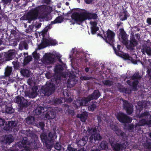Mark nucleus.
Masks as SVG:
<instances>
[{"label":"nucleus","mask_w":151,"mask_h":151,"mask_svg":"<svg viewBox=\"0 0 151 151\" xmlns=\"http://www.w3.org/2000/svg\"><path fill=\"white\" fill-rule=\"evenodd\" d=\"M72 17L78 24H80L86 19L94 20L90 22L92 33L95 34L99 29L97 25L100 21L97 14L95 13H91L86 11L75 12L73 14Z\"/></svg>","instance_id":"f257e3e1"},{"label":"nucleus","mask_w":151,"mask_h":151,"mask_svg":"<svg viewBox=\"0 0 151 151\" xmlns=\"http://www.w3.org/2000/svg\"><path fill=\"white\" fill-rule=\"evenodd\" d=\"M63 67L60 65H57L55 70V75L54 78L52 79L50 84L47 83L43 86L39 91L41 96H50L55 89V83H59L60 81L61 77L65 78L66 75L64 73H62Z\"/></svg>","instance_id":"f03ea898"},{"label":"nucleus","mask_w":151,"mask_h":151,"mask_svg":"<svg viewBox=\"0 0 151 151\" xmlns=\"http://www.w3.org/2000/svg\"><path fill=\"white\" fill-rule=\"evenodd\" d=\"M52 10L50 6H43L36 7L30 10L26 15L21 18L22 20H27L29 22L37 18H44L47 17L48 14Z\"/></svg>","instance_id":"7ed1b4c3"},{"label":"nucleus","mask_w":151,"mask_h":151,"mask_svg":"<svg viewBox=\"0 0 151 151\" xmlns=\"http://www.w3.org/2000/svg\"><path fill=\"white\" fill-rule=\"evenodd\" d=\"M101 128L99 126L92 128H89L87 131L89 134L91 135L89 138V140L91 143H94L96 140H100L101 138L100 134L98 133L100 131Z\"/></svg>","instance_id":"20e7f679"},{"label":"nucleus","mask_w":151,"mask_h":151,"mask_svg":"<svg viewBox=\"0 0 151 151\" xmlns=\"http://www.w3.org/2000/svg\"><path fill=\"white\" fill-rule=\"evenodd\" d=\"M31 144L27 141V138H24L22 141L18 142L16 145V147H18L15 150H12L10 151H30V148L29 144Z\"/></svg>","instance_id":"39448f33"},{"label":"nucleus","mask_w":151,"mask_h":151,"mask_svg":"<svg viewBox=\"0 0 151 151\" xmlns=\"http://www.w3.org/2000/svg\"><path fill=\"white\" fill-rule=\"evenodd\" d=\"M55 57L59 59L60 58V55L57 53H46L44 56L42 61L45 64H50L54 62Z\"/></svg>","instance_id":"423d86ee"},{"label":"nucleus","mask_w":151,"mask_h":151,"mask_svg":"<svg viewBox=\"0 0 151 151\" xmlns=\"http://www.w3.org/2000/svg\"><path fill=\"white\" fill-rule=\"evenodd\" d=\"M139 117H142L143 119L140 120L139 123L135 126V128L136 129H137L138 126H142L147 124L148 127H150L151 125V120L148 121L145 120L151 117L148 112H146L141 114Z\"/></svg>","instance_id":"0eeeda50"},{"label":"nucleus","mask_w":151,"mask_h":151,"mask_svg":"<svg viewBox=\"0 0 151 151\" xmlns=\"http://www.w3.org/2000/svg\"><path fill=\"white\" fill-rule=\"evenodd\" d=\"M57 42L56 41L52 40L50 37H48L47 38H44L43 41L38 46L37 49H43L48 45H55L57 44Z\"/></svg>","instance_id":"6e6552de"},{"label":"nucleus","mask_w":151,"mask_h":151,"mask_svg":"<svg viewBox=\"0 0 151 151\" xmlns=\"http://www.w3.org/2000/svg\"><path fill=\"white\" fill-rule=\"evenodd\" d=\"M90 96L87 98H83L81 100H78L73 102L75 107L78 108L80 106H88L89 105V102L91 100Z\"/></svg>","instance_id":"1a4fd4ad"},{"label":"nucleus","mask_w":151,"mask_h":151,"mask_svg":"<svg viewBox=\"0 0 151 151\" xmlns=\"http://www.w3.org/2000/svg\"><path fill=\"white\" fill-rule=\"evenodd\" d=\"M120 45H118L117 50H116L114 48L116 55L118 56L124 57L125 59L130 60L134 64H137V61L136 60L133 59L131 57L129 56L128 54L123 52L120 50Z\"/></svg>","instance_id":"9d476101"},{"label":"nucleus","mask_w":151,"mask_h":151,"mask_svg":"<svg viewBox=\"0 0 151 151\" xmlns=\"http://www.w3.org/2000/svg\"><path fill=\"white\" fill-rule=\"evenodd\" d=\"M141 78L139 73H135L132 78V81L128 80L127 83L130 86L133 87L134 91L136 90L137 85L138 84V80Z\"/></svg>","instance_id":"9b49d317"},{"label":"nucleus","mask_w":151,"mask_h":151,"mask_svg":"<svg viewBox=\"0 0 151 151\" xmlns=\"http://www.w3.org/2000/svg\"><path fill=\"white\" fill-rule=\"evenodd\" d=\"M116 116L118 120L122 123H130L131 122L132 120L131 118L122 112H120L117 114Z\"/></svg>","instance_id":"f8f14e48"},{"label":"nucleus","mask_w":151,"mask_h":151,"mask_svg":"<svg viewBox=\"0 0 151 151\" xmlns=\"http://www.w3.org/2000/svg\"><path fill=\"white\" fill-rule=\"evenodd\" d=\"M41 139L43 142H45L46 145L47 147L49 149H50L52 146L51 145L48 146L47 143L50 142L52 140V135L51 132H50L48 137H47L46 134L45 133H42L40 135Z\"/></svg>","instance_id":"ddd939ff"},{"label":"nucleus","mask_w":151,"mask_h":151,"mask_svg":"<svg viewBox=\"0 0 151 151\" xmlns=\"http://www.w3.org/2000/svg\"><path fill=\"white\" fill-rule=\"evenodd\" d=\"M104 34L106 42L111 45L112 43H113L114 41V33L111 30H108L106 32L104 33Z\"/></svg>","instance_id":"4468645a"},{"label":"nucleus","mask_w":151,"mask_h":151,"mask_svg":"<svg viewBox=\"0 0 151 151\" xmlns=\"http://www.w3.org/2000/svg\"><path fill=\"white\" fill-rule=\"evenodd\" d=\"M7 127H6V130L9 131H12V129L14 132L18 131L19 129L17 126V122L15 121H10L8 123L7 125Z\"/></svg>","instance_id":"2eb2a0df"},{"label":"nucleus","mask_w":151,"mask_h":151,"mask_svg":"<svg viewBox=\"0 0 151 151\" xmlns=\"http://www.w3.org/2000/svg\"><path fill=\"white\" fill-rule=\"evenodd\" d=\"M38 88L37 86H35L33 87L31 91L29 92H26L25 93V95L29 98H34L37 96V91Z\"/></svg>","instance_id":"dca6fc26"},{"label":"nucleus","mask_w":151,"mask_h":151,"mask_svg":"<svg viewBox=\"0 0 151 151\" xmlns=\"http://www.w3.org/2000/svg\"><path fill=\"white\" fill-rule=\"evenodd\" d=\"M122 100L123 102V105L124 109L129 114H131L133 111L132 105L126 100H123L122 99Z\"/></svg>","instance_id":"f3484780"},{"label":"nucleus","mask_w":151,"mask_h":151,"mask_svg":"<svg viewBox=\"0 0 151 151\" xmlns=\"http://www.w3.org/2000/svg\"><path fill=\"white\" fill-rule=\"evenodd\" d=\"M111 146L112 147L113 149L116 151H119L121 150L126 147V145H127V142H125L123 145L119 144H115L114 142H110Z\"/></svg>","instance_id":"a211bd4d"},{"label":"nucleus","mask_w":151,"mask_h":151,"mask_svg":"<svg viewBox=\"0 0 151 151\" xmlns=\"http://www.w3.org/2000/svg\"><path fill=\"white\" fill-rule=\"evenodd\" d=\"M16 52L14 50H9L8 52L4 55L6 60H9L12 59L15 55Z\"/></svg>","instance_id":"6ab92c4d"},{"label":"nucleus","mask_w":151,"mask_h":151,"mask_svg":"<svg viewBox=\"0 0 151 151\" xmlns=\"http://www.w3.org/2000/svg\"><path fill=\"white\" fill-rule=\"evenodd\" d=\"M77 81V78L75 76H70L68 80V87L71 88L73 86Z\"/></svg>","instance_id":"aec40b11"},{"label":"nucleus","mask_w":151,"mask_h":151,"mask_svg":"<svg viewBox=\"0 0 151 151\" xmlns=\"http://www.w3.org/2000/svg\"><path fill=\"white\" fill-rule=\"evenodd\" d=\"M120 30V34L122 39V42L123 43H126L127 42L128 35L124 32L123 29H121Z\"/></svg>","instance_id":"412c9836"},{"label":"nucleus","mask_w":151,"mask_h":151,"mask_svg":"<svg viewBox=\"0 0 151 151\" xmlns=\"http://www.w3.org/2000/svg\"><path fill=\"white\" fill-rule=\"evenodd\" d=\"M110 127L118 135L124 136V133L119 129L117 127L113 125H111Z\"/></svg>","instance_id":"4be33fe9"},{"label":"nucleus","mask_w":151,"mask_h":151,"mask_svg":"<svg viewBox=\"0 0 151 151\" xmlns=\"http://www.w3.org/2000/svg\"><path fill=\"white\" fill-rule=\"evenodd\" d=\"M14 101L18 104L25 105L27 101L22 97L18 96L15 98Z\"/></svg>","instance_id":"5701e85b"},{"label":"nucleus","mask_w":151,"mask_h":151,"mask_svg":"<svg viewBox=\"0 0 151 151\" xmlns=\"http://www.w3.org/2000/svg\"><path fill=\"white\" fill-rule=\"evenodd\" d=\"M56 116L55 113L53 111H48L45 114V116L48 119H54Z\"/></svg>","instance_id":"b1692460"},{"label":"nucleus","mask_w":151,"mask_h":151,"mask_svg":"<svg viewBox=\"0 0 151 151\" xmlns=\"http://www.w3.org/2000/svg\"><path fill=\"white\" fill-rule=\"evenodd\" d=\"M87 113L85 111L81 114H78L77 117L79 118L81 120L82 122H84L87 118Z\"/></svg>","instance_id":"393cba45"},{"label":"nucleus","mask_w":151,"mask_h":151,"mask_svg":"<svg viewBox=\"0 0 151 151\" xmlns=\"http://www.w3.org/2000/svg\"><path fill=\"white\" fill-rule=\"evenodd\" d=\"M100 96V94L99 91L96 90L94 91L93 94L89 96H90V98L91 100H93L97 99Z\"/></svg>","instance_id":"a878e982"},{"label":"nucleus","mask_w":151,"mask_h":151,"mask_svg":"<svg viewBox=\"0 0 151 151\" xmlns=\"http://www.w3.org/2000/svg\"><path fill=\"white\" fill-rule=\"evenodd\" d=\"M45 109L47 110V108H45L43 107L39 106L34 111V112L37 115H39L40 114L42 113H44L45 111Z\"/></svg>","instance_id":"bb28decb"},{"label":"nucleus","mask_w":151,"mask_h":151,"mask_svg":"<svg viewBox=\"0 0 151 151\" xmlns=\"http://www.w3.org/2000/svg\"><path fill=\"white\" fill-rule=\"evenodd\" d=\"M142 51L144 54H145V53H146L148 55L151 54V48L149 47L143 46Z\"/></svg>","instance_id":"cd10ccee"},{"label":"nucleus","mask_w":151,"mask_h":151,"mask_svg":"<svg viewBox=\"0 0 151 151\" xmlns=\"http://www.w3.org/2000/svg\"><path fill=\"white\" fill-rule=\"evenodd\" d=\"M137 44V43L135 39H132L128 45L130 49L133 50L134 49V47L136 46Z\"/></svg>","instance_id":"c85d7f7f"},{"label":"nucleus","mask_w":151,"mask_h":151,"mask_svg":"<svg viewBox=\"0 0 151 151\" xmlns=\"http://www.w3.org/2000/svg\"><path fill=\"white\" fill-rule=\"evenodd\" d=\"M87 140V137H83L77 142V144L78 146H83L86 144Z\"/></svg>","instance_id":"c756f323"},{"label":"nucleus","mask_w":151,"mask_h":151,"mask_svg":"<svg viewBox=\"0 0 151 151\" xmlns=\"http://www.w3.org/2000/svg\"><path fill=\"white\" fill-rule=\"evenodd\" d=\"M5 139L6 143L9 144L14 141V138L12 135H9L5 137Z\"/></svg>","instance_id":"7c9ffc66"},{"label":"nucleus","mask_w":151,"mask_h":151,"mask_svg":"<svg viewBox=\"0 0 151 151\" xmlns=\"http://www.w3.org/2000/svg\"><path fill=\"white\" fill-rule=\"evenodd\" d=\"M108 147L107 142L105 141H102L99 147V150H105Z\"/></svg>","instance_id":"2f4dec72"},{"label":"nucleus","mask_w":151,"mask_h":151,"mask_svg":"<svg viewBox=\"0 0 151 151\" xmlns=\"http://www.w3.org/2000/svg\"><path fill=\"white\" fill-rule=\"evenodd\" d=\"M28 46V45L26 43L24 42H22L19 45V49L21 50L23 49H27Z\"/></svg>","instance_id":"473e14b6"},{"label":"nucleus","mask_w":151,"mask_h":151,"mask_svg":"<svg viewBox=\"0 0 151 151\" xmlns=\"http://www.w3.org/2000/svg\"><path fill=\"white\" fill-rule=\"evenodd\" d=\"M147 104H147H150V103L149 101H145L144 102H142L141 101L139 102L138 103V106L139 107V110H141L142 109L143 107H145L146 106H144V105H146V104Z\"/></svg>","instance_id":"72a5a7b5"},{"label":"nucleus","mask_w":151,"mask_h":151,"mask_svg":"<svg viewBox=\"0 0 151 151\" xmlns=\"http://www.w3.org/2000/svg\"><path fill=\"white\" fill-rule=\"evenodd\" d=\"M128 16L127 12H124L122 13L120 16V18L121 20L123 21L126 20Z\"/></svg>","instance_id":"f704fd0d"},{"label":"nucleus","mask_w":151,"mask_h":151,"mask_svg":"<svg viewBox=\"0 0 151 151\" xmlns=\"http://www.w3.org/2000/svg\"><path fill=\"white\" fill-rule=\"evenodd\" d=\"M21 73L24 76L26 77H28L30 74L29 70L26 69H22Z\"/></svg>","instance_id":"c9c22d12"},{"label":"nucleus","mask_w":151,"mask_h":151,"mask_svg":"<svg viewBox=\"0 0 151 151\" xmlns=\"http://www.w3.org/2000/svg\"><path fill=\"white\" fill-rule=\"evenodd\" d=\"M27 123L29 124H33L35 121L34 118L32 116H30L28 117L26 119Z\"/></svg>","instance_id":"e433bc0d"},{"label":"nucleus","mask_w":151,"mask_h":151,"mask_svg":"<svg viewBox=\"0 0 151 151\" xmlns=\"http://www.w3.org/2000/svg\"><path fill=\"white\" fill-rule=\"evenodd\" d=\"M12 70V67H7L5 69V73L6 76H9Z\"/></svg>","instance_id":"4c0bfd02"},{"label":"nucleus","mask_w":151,"mask_h":151,"mask_svg":"<svg viewBox=\"0 0 151 151\" xmlns=\"http://www.w3.org/2000/svg\"><path fill=\"white\" fill-rule=\"evenodd\" d=\"M5 111L6 112L11 114L14 111V110L12 107L6 106L5 107Z\"/></svg>","instance_id":"58836bf2"},{"label":"nucleus","mask_w":151,"mask_h":151,"mask_svg":"<svg viewBox=\"0 0 151 151\" xmlns=\"http://www.w3.org/2000/svg\"><path fill=\"white\" fill-rule=\"evenodd\" d=\"M96 103L93 102L91 106L88 107V109L89 110L93 111L96 107Z\"/></svg>","instance_id":"ea45409f"},{"label":"nucleus","mask_w":151,"mask_h":151,"mask_svg":"<svg viewBox=\"0 0 151 151\" xmlns=\"http://www.w3.org/2000/svg\"><path fill=\"white\" fill-rule=\"evenodd\" d=\"M103 83L104 85L111 86L113 84V82L111 81L105 80L103 81Z\"/></svg>","instance_id":"a19ab883"},{"label":"nucleus","mask_w":151,"mask_h":151,"mask_svg":"<svg viewBox=\"0 0 151 151\" xmlns=\"http://www.w3.org/2000/svg\"><path fill=\"white\" fill-rule=\"evenodd\" d=\"M32 57L31 56H28L25 58L24 60V62L26 63H28L32 60Z\"/></svg>","instance_id":"79ce46f5"},{"label":"nucleus","mask_w":151,"mask_h":151,"mask_svg":"<svg viewBox=\"0 0 151 151\" xmlns=\"http://www.w3.org/2000/svg\"><path fill=\"white\" fill-rule=\"evenodd\" d=\"M44 126V123L42 122H40L39 124L37 125V126L38 127L40 128L42 130L43 129Z\"/></svg>","instance_id":"37998d69"},{"label":"nucleus","mask_w":151,"mask_h":151,"mask_svg":"<svg viewBox=\"0 0 151 151\" xmlns=\"http://www.w3.org/2000/svg\"><path fill=\"white\" fill-rule=\"evenodd\" d=\"M63 20L62 17H57L55 20V21L56 23H61Z\"/></svg>","instance_id":"c03bdc74"},{"label":"nucleus","mask_w":151,"mask_h":151,"mask_svg":"<svg viewBox=\"0 0 151 151\" xmlns=\"http://www.w3.org/2000/svg\"><path fill=\"white\" fill-rule=\"evenodd\" d=\"M55 148L57 150H60L61 148V145L59 143H57L55 146Z\"/></svg>","instance_id":"a18cd8bd"},{"label":"nucleus","mask_w":151,"mask_h":151,"mask_svg":"<svg viewBox=\"0 0 151 151\" xmlns=\"http://www.w3.org/2000/svg\"><path fill=\"white\" fill-rule=\"evenodd\" d=\"M32 55L34 58L38 59L39 58L38 54H37L36 51H35L32 53Z\"/></svg>","instance_id":"49530a36"},{"label":"nucleus","mask_w":151,"mask_h":151,"mask_svg":"<svg viewBox=\"0 0 151 151\" xmlns=\"http://www.w3.org/2000/svg\"><path fill=\"white\" fill-rule=\"evenodd\" d=\"M34 27V25H29V27L28 29L27 30L28 31L27 32H30L32 31V29Z\"/></svg>","instance_id":"de8ad7c7"},{"label":"nucleus","mask_w":151,"mask_h":151,"mask_svg":"<svg viewBox=\"0 0 151 151\" xmlns=\"http://www.w3.org/2000/svg\"><path fill=\"white\" fill-rule=\"evenodd\" d=\"M63 100H61L59 99H56L55 100V103L57 104H59L63 103Z\"/></svg>","instance_id":"09e8293b"},{"label":"nucleus","mask_w":151,"mask_h":151,"mask_svg":"<svg viewBox=\"0 0 151 151\" xmlns=\"http://www.w3.org/2000/svg\"><path fill=\"white\" fill-rule=\"evenodd\" d=\"M147 69V74L149 76L151 77V68H148Z\"/></svg>","instance_id":"8fccbe9b"},{"label":"nucleus","mask_w":151,"mask_h":151,"mask_svg":"<svg viewBox=\"0 0 151 151\" xmlns=\"http://www.w3.org/2000/svg\"><path fill=\"white\" fill-rule=\"evenodd\" d=\"M4 122H5L4 119L0 118V126L3 125Z\"/></svg>","instance_id":"3c124183"},{"label":"nucleus","mask_w":151,"mask_h":151,"mask_svg":"<svg viewBox=\"0 0 151 151\" xmlns=\"http://www.w3.org/2000/svg\"><path fill=\"white\" fill-rule=\"evenodd\" d=\"M68 91L67 90H66L63 91V95L64 96H65V94L67 95V96L68 97L69 96L68 95V93L67 92Z\"/></svg>","instance_id":"603ef678"},{"label":"nucleus","mask_w":151,"mask_h":151,"mask_svg":"<svg viewBox=\"0 0 151 151\" xmlns=\"http://www.w3.org/2000/svg\"><path fill=\"white\" fill-rule=\"evenodd\" d=\"M68 112L72 115H73L74 114V112L73 110H68Z\"/></svg>","instance_id":"864d4df0"},{"label":"nucleus","mask_w":151,"mask_h":151,"mask_svg":"<svg viewBox=\"0 0 151 151\" xmlns=\"http://www.w3.org/2000/svg\"><path fill=\"white\" fill-rule=\"evenodd\" d=\"M41 23H40L38 24L37 25H34V26L37 28H39L41 27Z\"/></svg>","instance_id":"5fc2aeb1"},{"label":"nucleus","mask_w":151,"mask_h":151,"mask_svg":"<svg viewBox=\"0 0 151 151\" xmlns=\"http://www.w3.org/2000/svg\"><path fill=\"white\" fill-rule=\"evenodd\" d=\"M12 0H2L4 3L5 4L10 3Z\"/></svg>","instance_id":"6e6d98bb"},{"label":"nucleus","mask_w":151,"mask_h":151,"mask_svg":"<svg viewBox=\"0 0 151 151\" xmlns=\"http://www.w3.org/2000/svg\"><path fill=\"white\" fill-rule=\"evenodd\" d=\"M47 32V29H44L43 31H42V35H43V36L44 37L45 34Z\"/></svg>","instance_id":"4d7b16f0"},{"label":"nucleus","mask_w":151,"mask_h":151,"mask_svg":"<svg viewBox=\"0 0 151 151\" xmlns=\"http://www.w3.org/2000/svg\"><path fill=\"white\" fill-rule=\"evenodd\" d=\"M93 0H85L86 3L87 4H90L92 1Z\"/></svg>","instance_id":"13d9d810"},{"label":"nucleus","mask_w":151,"mask_h":151,"mask_svg":"<svg viewBox=\"0 0 151 151\" xmlns=\"http://www.w3.org/2000/svg\"><path fill=\"white\" fill-rule=\"evenodd\" d=\"M68 150L69 151H75V149L70 147H68Z\"/></svg>","instance_id":"bf43d9fd"},{"label":"nucleus","mask_w":151,"mask_h":151,"mask_svg":"<svg viewBox=\"0 0 151 151\" xmlns=\"http://www.w3.org/2000/svg\"><path fill=\"white\" fill-rule=\"evenodd\" d=\"M147 22L150 24H151V18H148L147 19Z\"/></svg>","instance_id":"052dcab7"},{"label":"nucleus","mask_w":151,"mask_h":151,"mask_svg":"<svg viewBox=\"0 0 151 151\" xmlns=\"http://www.w3.org/2000/svg\"><path fill=\"white\" fill-rule=\"evenodd\" d=\"M72 101V99L71 98H70L68 99H66L65 101L67 102H71Z\"/></svg>","instance_id":"680f3d73"},{"label":"nucleus","mask_w":151,"mask_h":151,"mask_svg":"<svg viewBox=\"0 0 151 151\" xmlns=\"http://www.w3.org/2000/svg\"><path fill=\"white\" fill-rule=\"evenodd\" d=\"M99 150L97 149L96 148H93L91 150V151H99Z\"/></svg>","instance_id":"e2e57ef3"},{"label":"nucleus","mask_w":151,"mask_h":151,"mask_svg":"<svg viewBox=\"0 0 151 151\" xmlns=\"http://www.w3.org/2000/svg\"><path fill=\"white\" fill-rule=\"evenodd\" d=\"M50 0H45V2L47 4H48L50 2Z\"/></svg>","instance_id":"0e129e2a"},{"label":"nucleus","mask_w":151,"mask_h":151,"mask_svg":"<svg viewBox=\"0 0 151 151\" xmlns=\"http://www.w3.org/2000/svg\"><path fill=\"white\" fill-rule=\"evenodd\" d=\"M83 79L85 80H87L89 79V78L88 77H87L86 76H84L83 78Z\"/></svg>","instance_id":"69168bd1"},{"label":"nucleus","mask_w":151,"mask_h":151,"mask_svg":"<svg viewBox=\"0 0 151 151\" xmlns=\"http://www.w3.org/2000/svg\"><path fill=\"white\" fill-rule=\"evenodd\" d=\"M135 36L136 37L137 39L138 40L139 39L140 37L139 36V35H138V34H136L135 35Z\"/></svg>","instance_id":"338daca9"},{"label":"nucleus","mask_w":151,"mask_h":151,"mask_svg":"<svg viewBox=\"0 0 151 151\" xmlns=\"http://www.w3.org/2000/svg\"><path fill=\"white\" fill-rule=\"evenodd\" d=\"M88 55H86L85 58H84V59L85 60H86V61H88V59H87L86 58V57H87V56Z\"/></svg>","instance_id":"774afa93"}]
</instances>
